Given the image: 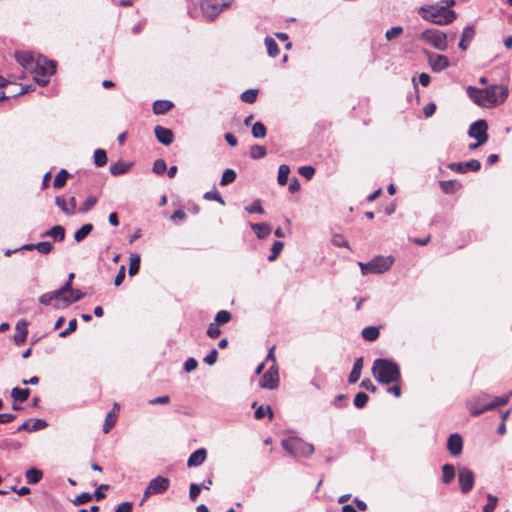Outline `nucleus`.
<instances>
[{"label":"nucleus","mask_w":512,"mask_h":512,"mask_svg":"<svg viewBox=\"0 0 512 512\" xmlns=\"http://www.w3.org/2000/svg\"><path fill=\"white\" fill-rule=\"evenodd\" d=\"M374 378L381 384H390L399 382L401 372L398 364L388 358H378L372 366Z\"/></svg>","instance_id":"nucleus-1"},{"label":"nucleus","mask_w":512,"mask_h":512,"mask_svg":"<svg viewBox=\"0 0 512 512\" xmlns=\"http://www.w3.org/2000/svg\"><path fill=\"white\" fill-rule=\"evenodd\" d=\"M422 18L438 25H446L456 19V13L442 5L436 4L428 7H421L419 10Z\"/></svg>","instance_id":"nucleus-2"},{"label":"nucleus","mask_w":512,"mask_h":512,"mask_svg":"<svg viewBox=\"0 0 512 512\" xmlns=\"http://www.w3.org/2000/svg\"><path fill=\"white\" fill-rule=\"evenodd\" d=\"M511 394L500 396V397H494L492 401L487 402L485 401L486 398H488V395L483 394L482 396L478 397L475 403L469 404V412L472 416H479L482 413L495 409L499 406L506 405L510 400Z\"/></svg>","instance_id":"nucleus-3"},{"label":"nucleus","mask_w":512,"mask_h":512,"mask_svg":"<svg viewBox=\"0 0 512 512\" xmlns=\"http://www.w3.org/2000/svg\"><path fill=\"white\" fill-rule=\"evenodd\" d=\"M485 108H494L504 103L509 95V89L504 84H493L482 89Z\"/></svg>","instance_id":"nucleus-4"},{"label":"nucleus","mask_w":512,"mask_h":512,"mask_svg":"<svg viewBox=\"0 0 512 512\" xmlns=\"http://www.w3.org/2000/svg\"><path fill=\"white\" fill-rule=\"evenodd\" d=\"M394 263L393 256L377 255L369 262H359L362 275L381 274L388 271Z\"/></svg>","instance_id":"nucleus-5"},{"label":"nucleus","mask_w":512,"mask_h":512,"mask_svg":"<svg viewBox=\"0 0 512 512\" xmlns=\"http://www.w3.org/2000/svg\"><path fill=\"white\" fill-rule=\"evenodd\" d=\"M281 445L285 451L294 457H308L314 452V446L312 444L306 443L298 437L283 439Z\"/></svg>","instance_id":"nucleus-6"},{"label":"nucleus","mask_w":512,"mask_h":512,"mask_svg":"<svg viewBox=\"0 0 512 512\" xmlns=\"http://www.w3.org/2000/svg\"><path fill=\"white\" fill-rule=\"evenodd\" d=\"M418 38L437 50L445 51L448 48V34L441 30L426 29L418 35Z\"/></svg>","instance_id":"nucleus-7"},{"label":"nucleus","mask_w":512,"mask_h":512,"mask_svg":"<svg viewBox=\"0 0 512 512\" xmlns=\"http://www.w3.org/2000/svg\"><path fill=\"white\" fill-rule=\"evenodd\" d=\"M230 4L229 0H202L200 7L207 20H214Z\"/></svg>","instance_id":"nucleus-8"},{"label":"nucleus","mask_w":512,"mask_h":512,"mask_svg":"<svg viewBox=\"0 0 512 512\" xmlns=\"http://www.w3.org/2000/svg\"><path fill=\"white\" fill-rule=\"evenodd\" d=\"M170 486V480L164 476H157L150 480L144 490L143 499L140 504H143L150 496L165 493Z\"/></svg>","instance_id":"nucleus-9"},{"label":"nucleus","mask_w":512,"mask_h":512,"mask_svg":"<svg viewBox=\"0 0 512 512\" xmlns=\"http://www.w3.org/2000/svg\"><path fill=\"white\" fill-rule=\"evenodd\" d=\"M30 72L34 75L51 76L56 72V63L46 57L39 56Z\"/></svg>","instance_id":"nucleus-10"},{"label":"nucleus","mask_w":512,"mask_h":512,"mask_svg":"<svg viewBox=\"0 0 512 512\" xmlns=\"http://www.w3.org/2000/svg\"><path fill=\"white\" fill-rule=\"evenodd\" d=\"M488 125L484 119L473 122L468 129V136L476 139L480 143H486L489 135L487 133Z\"/></svg>","instance_id":"nucleus-11"},{"label":"nucleus","mask_w":512,"mask_h":512,"mask_svg":"<svg viewBox=\"0 0 512 512\" xmlns=\"http://www.w3.org/2000/svg\"><path fill=\"white\" fill-rule=\"evenodd\" d=\"M458 482L462 493L467 494L470 492L475 483V476L471 469L461 466L458 470Z\"/></svg>","instance_id":"nucleus-12"},{"label":"nucleus","mask_w":512,"mask_h":512,"mask_svg":"<svg viewBox=\"0 0 512 512\" xmlns=\"http://www.w3.org/2000/svg\"><path fill=\"white\" fill-rule=\"evenodd\" d=\"M259 386L263 389L274 390L279 386L278 368L271 366L262 376Z\"/></svg>","instance_id":"nucleus-13"},{"label":"nucleus","mask_w":512,"mask_h":512,"mask_svg":"<svg viewBox=\"0 0 512 512\" xmlns=\"http://www.w3.org/2000/svg\"><path fill=\"white\" fill-rule=\"evenodd\" d=\"M424 54L433 72H441L450 65L449 59L445 55L436 54L427 50H424Z\"/></svg>","instance_id":"nucleus-14"},{"label":"nucleus","mask_w":512,"mask_h":512,"mask_svg":"<svg viewBox=\"0 0 512 512\" xmlns=\"http://www.w3.org/2000/svg\"><path fill=\"white\" fill-rule=\"evenodd\" d=\"M448 168L451 171L457 172V173H467L468 171L477 172L481 168L480 161L476 159H471L466 162H453L448 164Z\"/></svg>","instance_id":"nucleus-15"},{"label":"nucleus","mask_w":512,"mask_h":512,"mask_svg":"<svg viewBox=\"0 0 512 512\" xmlns=\"http://www.w3.org/2000/svg\"><path fill=\"white\" fill-rule=\"evenodd\" d=\"M447 450L452 456H459L463 450V439L458 433L451 434L447 439Z\"/></svg>","instance_id":"nucleus-16"},{"label":"nucleus","mask_w":512,"mask_h":512,"mask_svg":"<svg viewBox=\"0 0 512 512\" xmlns=\"http://www.w3.org/2000/svg\"><path fill=\"white\" fill-rule=\"evenodd\" d=\"M47 426H48V423L44 419H35V420L29 419V420L25 421L23 424H21L20 426H18V428L16 429V433L21 432V431L35 432V431L42 430V429L46 428Z\"/></svg>","instance_id":"nucleus-17"},{"label":"nucleus","mask_w":512,"mask_h":512,"mask_svg":"<svg viewBox=\"0 0 512 512\" xmlns=\"http://www.w3.org/2000/svg\"><path fill=\"white\" fill-rule=\"evenodd\" d=\"M154 134L158 142L165 146L170 145L174 140L173 131L160 125L155 126Z\"/></svg>","instance_id":"nucleus-18"},{"label":"nucleus","mask_w":512,"mask_h":512,"mask_svg":"<svg viewBox=\"0 0 512 512\" xmlns=\"http://www.w3.org/2000/svg\"><path fill=\"white\" fill-rule=\"evenodd\" d=\"M28 323L26 320L21 319L17 322L15 327V334L13 335V340L17 346H21L27 338L28 335V329H27Z\"/></svg>","instance_id":"nucleus-19"},{"label":"nucleus","mask_w":512,"mask_h":512,"mask_svg":"<svg viewBox=\"0 0 512 512\" xmlns=\"http://www.w3.org/2000/svg\"><path fill=\"white\" fill-rule=\"evenodd\" d=\"M466 93L469 99L476 104L477 106L485 108V100H484V94L482 89L474 87V86H468L466 88Z\"/></svg>","instance_id":"nucleus-20"},{"label":"nucleus","mask_w":512,"mask_h":512,"mask_svg":"<svg viewBox=\"0 0 512 512\" xmlns=\"http://www.w3.org/2000/svg\"><path fill=\"white\" fill-rule=\"evenodd\" d=\"M207 457V451L205 448H199L194 451L187 460L188 467H197L200 466Z\"/></svg>","instance_id":"nucleus-21"},{"label":"nucleus","mask_w":512,"mask_h":512,"mask_svg":"<svg viewBox=\"0 0 512 512\" xmlns=\"http://www.w3.org/2000/svg\"><path fill=\"white\" fill-rule=\"evenodd\" d=\"M475 36V27L474 25H467L462 32L461 40L458 44L459 48L465 51L468 48L470 41Z\"/></svg>","instance_id":"nucleus-22"},{"label":"nucleus","mask_w":512,"mask_h":512,"mask_svg":"<svg viewBox=\"0 0 512 512\" xmlns=\"http://www.w3.org/2000/svg\"><path fill=\"white\" fill-rule=\"evenodd\" d=\"M16 61L26 70L31 71L33 65L35 64L36 60L34 59V56L31 53L28 52H17L15 54Z\"/></svg>","instance_id":"nucleus-23"},{"label":"nucleus","mask_w":512,"mask_h":512,"mask_svg":"<svg viewBox=\"0 0 512 512\" xmlns=\"http://www.w3.org/2000/svg\"><path fill=\"white\" fill-rule=\"evenodd\" d=\"M41 237H51L55 242H62L65 239V228L61 225H55L44 232Z\"/></svg>","instance_id":"nucleus-24"},{"label":"nucleus","mask_w":512,"mask_h":512,"mask_svg":"<svg viewBox=\"0 0 512 512\" xmlns=\"http://www.w3.org/2000/svg\"><path fill=\"white\" fill-rule=\"evenodd\" d=\"M250 228L259 239H265L271 233V226L267 223H250Z\"/></svg>","instance_id":"nucleus-25"},{"label":"nucleus","mask_w":512,"mask_h":512,"mask_svg":"<svg viewBox=\"0 0 512 512\" xmlns=\"http://www.w3.org/2000/svg\"><path fill=\"white\" fill-rule=\"evenodd\" d=\"M67 294H68V292L65 291L62 287H60L59 289H57L55 291H52V295H53V299H54L53 306L55 308L68 307L69 305H66V300H68Z\"/></svg>","instance_id":"nucleus-26"},{"label":"nucleus","mask_w":512,"mask_h":512,"mask_svg":"<svg viewBox=\"0 0 512 512\" xmlns=\"http://www.w3.org/2000/svg\"><path fill=\"white\" fill-rule=\"evenodd\" d=\"M174 107L173 102L169 100H156L153 103L152 109L156 115H164Z\"/></svg>","instance_id":"nucleus-27"},{"label":"nucleus","mask_w":512,"mask_h":512,"mask_svg":"<svg viewBox=\"0 0 512 512\" xmlns=\"http://www.w3.org/2000/svg\"><path fill=\"white\" fill-rule=\"evenodd\" d=\"M131 167L132 163L124 162L123 160H118L116 163L110 166L109 171L113 176H120L127 173Z\"/></svg>","instance_id":"nucleus-28"},{"label":"nucleus","mask_w":512,"mask_h":512,"mask_svg":"<svg viewBox=\"0 0 512 512\" xmlns=\"http://www.w3.org/2000/svg\"><path fill=\"white\" fill-rule=\"evenodd\" d=\"M362 368H363V358L359 357L355 360L353 368L348 376V382L350 384H354L360 379Z\"/></svg>","instance_id":"nucleus-29"},{"label":"nucleus","mask_w":512,"mask_h":512,"mask_svg":"<svg viewBox=\"0 0 512 512\" xmlns=\"http://www.w3.org/2000/svg\"><path fill=\"white\" fill-rule=\"evenodd\" d=\"M140 263H141L140 255L136 254V253H131L130 254V264H129V269H128V274L130 277H133L136 274H138V272L140 270Z\"/></svg>","instance_id":"nucleus-30"},{"label":"nucleus","mask_w":512,"mask_h":512,"mask_svg":"<svg viewBox=\"0 0 512 512\" xmlns=\"http://www.w3.org/2000/svg\"><path fill=\"white\" fill-rule=\"evenodd\" d=\"M93 230V225L91 223H86L82 225L76 232L74 233V240L76 242H82Z\"/></svg>","instance_id":"nucleus-31"},{"label":"nucleus","mask_w":512,"mask_h":512,"mask_svg":"<svg viewBox=\"0 0 512 512\" xmlns=\"http://www.w3.org/2000/svg\"><path fill=\"white\" fill-rule=\"evenodd\" d=\"M440 188L445 194H453L461 187L457 180H444L439 183Z\"/></svg>","instance_id":"nucleus-32"},{"label":"nucleus","mask_w":512,"mask_h":512,"mask_svg":"<svg viewBox=\"0 0 512 512\" xmlns=\"http://www.w3.org/2000/svg\"><path fill=\"white\" fill-rule=\"evenodd\" d=\"M455 478V467L452 464H444L442 466V482L449 484Z\"/></svg>","instance_id":"nucleus-33"},{"label":"nucleus","mask_w":512,"mask_h":512,"mask_svg":"<svg viewBox=\"0 0 512 512\" xmlns=\"http://www.w3.org/2000/svg\"><path fill=\"white\" fill-rule=\"evenodd\" d=\"M28 484H37L41 481L43 473L37 468H30L25 473Z\"/></svg>","instance_id":"nucleus-34"},{"label":"nucleus","mask_w":512,"mask_h":512,"mask_svg":"<svg viewBox=\"0 0 512 512\" xmlns=\"http://www.w3.org/2000/svg\"><path fill=\"white\" fill-rule=\"evenodd\" d=\"M29 395H30V389H28V388L14 387L11 391V397L15 401H19L21 403L26 401L29 398Z\"/></svg>","instance_id":"nucleus-35"},{"label":"nucleus","mask_w":512,"mask_h":512,"mask_svg":"<svg viewBox=\"0 0 512 512\" xmlns=\"http://www.w3.org/2000/svg\"><path fill=\"white\" fill-rule=\"evenodd\" d=\"M362 337L367 341H375L379 335V328L375 326H368L362 330Z\"/></svg>","instance_id":"nucleus-36"},{"label":"nucleus","mask_w":512,"mask_h":512,"mask_svg":"<svg viewBox=\"0 0 512 512\" xmlns=\"http://www.w3.org/2000/svg\"><path fill=\"white\" fill-rule=\"evenodd\" d=\"M290 173V167L286 164H282L278 169L277 181L279 185L284 186L288 183V176Z\"/></svg>","instance_id":"nucleus-37"},{"label":"nucleus","mask_w":512,"mask_h":512,"mask_svg":"<svg viewBox=\"0 0 512 512\" xmlns=\"http://www.w3.org/2000/svg\"><path fill=\"white\" fill-rule=\"evenodd\" d=\"M265 45L267 48V53L270 57L275 58L279 54L278 44L273 38L267 36L265 38Z\"/></svg>","instance_id":"nucleus-38"},{"label":"nucleus","mask_w":512,"mask_h":512,"mask_svg":"<svg viewBox=\"0 0 512 512\" xmlns=\"http://www.w3.org/2000/svg\"><path fill=\"white\" fill-rule=\"evenodd\" d=\"M68 177H69L68 171L66 169H61L57 173V175L54 179V182H53L54 188L59 189V188L64 187Z\"/></svg>","instance_id":"nucleus-39"},{"label":"nucleus","mask_w":512,"mask_h":512,"mask_svg":"<svg viewBox=\"0 0 512 512\" xmlns=\"http://www.w3.org/2000/svg\"><path fill=\"white\" fill-rule=\"evenodd\" d=\"M236 177H237V174H236L235 170L228 168L222 174V177L220 180V185L227 186V185L233 183L236 180Z\"/></svg>","instance_id":"nucleus-40"},{"label":"nucleus","mask_w":512,"mask_h":512,"mask_svg":"<svg viewBox=\"0 0 512 512\" xmlns=\"http://www.w3.org/2000/svg\"><path fill=\"white\" fill-rule=\"evenodd\" d=\"M107 163V153L104 149L94 151V164L96 167H103Z\"/></svg>","instance_id":"nucleus-41"},{"label":"nucleus","mask_w":512,"mask_h":512,"mask_svg":"<svg viewBox=\"0 0 512 512\" xmlns=\"http://www.w3.org/2000/svg\"><path fill=\"white\" fill-rule=\"evenodd\" d=\"M283 247H284V243L282 241H279V240L274 241V243L272 244V247H271V254L267 258L268 261L269 262L275 261L279 257Z\"/></svg>","instance_id":"nucleus-42"},{"label":"nucleus","mask_w":512,"mask_h":512,"mask_svg":"<svg viewBox=\"0 0 512 512\" xmlns=\"http://www.w3.org/2000/svg\"><path fill=\"white\" fill-rule=\"evenodd\" d=\"M266 154H267V150L262 145L255 144L250 147V157L252 159L264 158L266 156Z\"/></svg>","instance_id":"nucleus-43"},{"label":"nucleus","mask_w":512,"mask_h":512,"mask_svg":"<svg viewBox=\"0 0 512 512\" xmlns=\"http://www.w3.org/2000/svg\"><path fill=\"white\" fill-rule=\"evenodd\" d=\"M251 133L254 138H264L267 133L266 126L260 121L256 122L252 126Z\"/></svg>","instance_id":"nucleus-44"},{"label":"nucleus","mask_w":512,"mask_h":512,"mask_svg":"<svg viewBox=\"0 0 512 512\" xmlns=\"http://www.w3.org/2000/svg\"><path fill=\"white\" fill-rule=\"evenodd\" d=\"M232 319V314L227 310H220L217 312L214 323L220 325H224L228 323Z\"/></svg>","instance_id":"nucleus-45"},{"label":"nucleus","mask_w":512,"mask_h":512,"mask_svg":"<svg viewBox=\"0 0 512 512\" xmlns=\"http://www.w3.org/2000/svg\"><path fill=\"white\" fill-rule=\"evenodd\" d=\"M67 296H68V300H66V305H70L72 303L78 302L81 299H83L85 296V293L78 289L71 288V290L68 291Z\"/></svg>","instance_id":"nucleus-46"},{"label":"nucleus","mask_w":512,"mask_h":512,"mask_svg":"<svg viewBox=\"0 0 512 512\" xmlns=\"http://www.w3.org/2000/svg\"><path fill=\"white\" fill-rule=\"evenodd\" d=\"M98 202V199L96 196H89L79 207L78 211L80 213H87L90 211Z\"/></svg>","instance_id":"nucleus-47"},{"label":"nucleus","mask_w":512,"mask_h":512,"mask_svg":"<svg viewBox=\"0 0 512 512\" xmlns=\"http://www.w3.org/2000/svg\"><path fill=\"white\" fill-rule=\"evenodd\" d=\"M257 95V89H248L240 95V99L245 103L252 104L256 101Z\"/></svg>","instance_id":"nucleus-48"},{"label":"nucleus","mask_w":512,"mask_h":512,"mask_svg":"<svg viewBox=\"0 0 512 512\" xmlns=\"http://www.w3.org/2000/svg\"><path fill=\"white\" fill-rule=\"evenodd\" d=\"M203 198L205 200L216 201V202L220 203L221 205H225L224 199L222 198L219 191L216 189L205 192L203 195Z\"/></svg>","instance_id":"nucleus-49"},{"label":"nucleus","mask_w":512,"mask_h":512,"mask_svg":"<svg viewBox=\"0 0 512 512\" xmlns=\"http://www.w3.org/2000/svg\"><path fill=\"white\" fill-rule=\"evenodd\" d=\"M369 396L365 392H359L355 395L353 404L356 408L362 409L366 406Z\"/></svg>","instance_id":"nucleus-50"},{"label":"nucleus","mask_w":512,"mask_h":512,"mask_svg":"<svg viewBox=\"0 0 512 512\" xmlns=\"http://www.w3.org/2000/svg\"><path fill=\"white\" fill-rule=\"evenodd\" d=\"M498 503V498L492 494L487 495V503L483 506L482 512H494Z\"/></svg>","instance_id":"nucleus-51"},{"label":"nucleus","mask_w":512,"mask_h":512,"mask_svg":"<svg viewBox=\"0 0 512 512\" xmlns=\"http://www.w3.org/2000/svg\"><path fill=\"white\" fill-rule=\"evenodd\" d=\"M266 413L268 414L269 419L273 418V411H272L271 407L269 405H267V406L260 405L255 410L254 417L259 420V419H262Z\"/></svg>","instance_id":"nucleus-52"},{"label":"nucleus","mask_w":512,"mask_h":512,"mask_svg":"<svg viewBox=\"0 0 512 512\" xmlns=\"http://www.w3.org/2000/svg\"><path fill=\"white\" fill-rule=\"evenodd\" d=\"M245 211L248 213H258L263 214L264 209L262 207V202L260 199L254 200L251 205L245 207Z\"/></svg>","instance_id":"nucleus-53"},{"label":"nucleus","mask_w":512,"mask_h":512,"mask_svg":"<svg viewBox=\"0 0 512 512\" xmlns=\"http://www.w3.org/2000/svg\"><path fill=\"white\" fill-rule=\"evenodd\" d=\"M53 249V245L51 242H48V241H42V242H38L36 243V250L42 254V255H47L49 254Z\"/></svg>","instance_id":"nucleus-54"},{"label":"nucleus","mask_w":512,"mask_h":512,"mask_svg":"<svg viewBox=\"0 0 512 512\" xmlns=\"http://www.w3.org/2000/svg\"><path fill=\"white\" fill-rule=\"evenodd\" d=\"M167 170V165L165 160L163 159H157L155 160L152 171L157 175H162Z\"/></svg>","instance_id":"nucleus-55"},{"label":"nucleus","mask_w":512,"mask_h":512,"mask_svg":"<svg viewBox=\"0 0 512 512\" xmlns=\"http://www.w3.org/2000/svg\"><path fill=\"white\" fill-rule=\"evenodd\" d=\"M332 244L336 247L350 248L348 241L342 234H334L331 240Z\"/></svg>","instance_id":"nucleus-56"},{"label":"nucleus","mask_w":512,"mask_h":512,"mask_svg":"<svg viewBox=\"0 0 512 512\" xmlns=\"http://www.w3.org/2000/svg\"><path fill=\"white\" fill-rule=\"evenodd\" d=\"M207 336L211 339H216L220 336L221 330L216 323H210L206 332Z\"/></svg>","instance_id":"nucleus-57"},{"label":"nucleus","mask_w":512,"mask_h":512,"mask_svg":"<svg viewBox=\"0 0 512 512\" xmlns=\"http://www.w3.org/2000/svg\"><path fill=\"white\" fill-rule=\"evenodd\" d=\"M403 28L401 26H395L391 29L387 30L385 33V38L388 41H392L394 38L398 37L400 34H402Z\"/></svg>","instance_id":"nucleus-58"},{"label":"nucleus","mask_w":512,"mask_h":512,"mask_svg":"<svg viewBox=\"0 0 512 512\" xmlns=\"http://www.w3.org/2000/svg\"><path fill=\"white\" fill-rule=\"evenodd\" d=\"M116 422V416L112 415V413H108L106 418H105V422H104V425H103V432L104 433H108L112 427L114 426Z\"/></svg>","instance_id":"nucleus-59"},{"label":"nucleus","mask_w":512,"mask_h":512,"mask_svg":"<svg viewBox=\"0 0 512 512\" xmlns=\"http://www.w3.org/2000/svg\"><path fill=\"white\" fill-rule=\"evenodd\" d=\"M76 329H77V320L75 318H73L69 321L68 327L59 333V337H62V338L67 337L69 334L74 332Z\"/></svg>","instance_id":"nucleus-60"},{"label":"nucleus","mask_w":512,"mask_h":512,"mask_svg":"<svg viewBox=\"0 0 512 512\" xmlns=\"http://www.w3.org/2000/svg\"><path fill=\"white\" fill-rule=\"evenodd\" d=\"M298 173L309 180L314 176L315 168L312 166H301L298 169Z\"/></svg>","instance_id":"nucleus-61"},{"label":"nucleus","mask_w":512,"mask_h":512,"mask_svg":"<svg viewBox=\"0 0 512 512\" xmlns=\"http://www.w3.org/2000/svg\"><path fill=\"white\" fill-rule=\"evenodd\" d=\"M93 498V495L88 493V492H83L81 494H79L75 500L73 501V503L75 505H83L89 501H91Z\"/></svg>","instance_id":"nucleus-62"},{"label":"nucleus","mask_w":512,"mask_h":512,"mask_svg":"<svg viewBox=\"0 0 512 512\" xmlns=\"http://www.w3.org/2000/svg\"><path fill=\"white\" fill-rule=\"evenodd\" d=\"M218 357V351L216 349H212L203 359V361L209 365L212 366L216 363Z\"/></svg>","instance_id":"nucleus-63"},{"label":"nucleus","mask_w":512,"mask_h":512,"mask_svg":"<svg viewBox=\"0 0 512 512\" xmlns=\"http://www.w3.org/2000/svg\"><path fill=\"white\" fill-rule=\"evenodd\" d=\"M197 367H198V361L195 358H193V357L188 358L184 362V370L187 373H190V372L196 370Z\"/></svg>","instance_id":"nucleus-64"}]
</instances>
